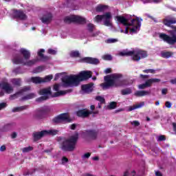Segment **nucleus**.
Here are the masks:
<instances>
[{
    "instance_id": "obj_1",
    "label": "nucleus",
    "mask_w": 176,
    "mask_h": 176,
    "mask_svg": "<svg viewBox=\"0 0 176 176\" xmlns=\"http://www.w3.org/2000/svg\"><path fill=\"white\" fill-rule=\"evenodd\" d=\"M89 78H91V72L82 71L78 75L63 76L62 82L65 87H74L78 86L82 80H87Z\"/></svg>"
},
{
    "instance_id": "obj_2",
    "label": "nucleus",
    "mask_w": 176,
    "mask_h": 176,
    "mask_svg": "<svg viewBox=\"0 0 176 176\" xmlns=\"http://www.w3.org/2000/svg\"><path fill=\"white\" fill-rule=\"evenodd\" d=\"M122 78V74H113L110 76H105L104 77V83L100 84V87L103 90H107V89H111V87H125V86H129V81L126 80H120Z\"/></svg>"
},
{
    "instance_id": "obj_3",
    "label": "nucleus",
    "mask_w": 176,
    "mask_h": 176,
    "mask_svg": "<svg viewBox=\"0 0 176 176\" xmlns=\"http://www.w3.org/2000/svg\"><path fill=\"white\" fill-rule=\"evenodd\" d=\"M163 23L166 27H170L173 30H168V32L170 36L164 33H160L159 38L163 39L164 42L168 43V45H175L176 43V26L172 24H176L175 18H166L163 20Z\"/></svg>"
},
{
    "instance_id": "obj_4",
    "label": "nucleus",
    "mask_w": 176,
    "mask_h": 176,
    "mask_svg": "<svg viewBox=\"0 0 176 176\" xmlns=\"http://www.w3.org/2000/svg\"><path fill=\"white\" fill-rule=\"evenodd\" d=\"M116 19L117 21H118L119 23L121 24H123L125 28V30L123 31V30H121V32H124V34H131V35L133 34V19L130 16H116Z\"/></svg>"
},
{
    "instance_id": "obj_5",
    "label": "nucleus",
    "mask_w": 176,
    "mask_h": 176,
    "mask_svg": "<svg viewBox=\"0 0 176 176\" xmlns=\"http://www.w3.org/2000/svg\"><path fill=\"white\" fill-rule=\"evenodd\" d=\"M78 138L79 134L76 133L69 139L65 140L62 144V151H65V152H72V151L75 149V146H76V142H78Z\"/></svg>"
},
{
    "instance_id": "obj_6",
    "label": "nucleus",
    "mask_w": 176,
    "mask_h": 176,
    "mask_svg": "<svg viewBox=\"0 0 176 176\" xmlns=\"http://www.w3.org/2000/svg\"><path fill=\"white\" fill-rule=\"evenodd\" d=\"M38 61L36 59L32 60H25L21 57V56L19 54H14L12 58L13 64L19 65L23 64V65H26L27 67H32L34 64Z\"/></svg>"
},
{
    "instance_id": "obj_7",
    "label": "nucleus",
    "mask_w": 176,
    "mask_h": 176,
    "mask_svg": "<svg viewBox=\"0 0 176 176\" xmlns=\"http://www.w3.org/2000/svg\"><path fill=\"white\" fill-rule=\"evenodd\" d=\"M96 23L103 22V25L105 27H112V13L107 12L102 15H97L95 17Z\"/></svg>"
},
{
    "instance_id": "obj_8",
    "label": "nucleus",
    "mask_w": 176,
    "mask_h": 176,
    "mask_svg": "<svg viewBox=\"0 0 176 176\" xmlns=\"http://www.w3.org/2000/svg\"><path fill=\"white\" fill-rule=\"evenodd\" d=\"M64 22L66 23V24H71V23L85 24L86 23V19L76 15H72L70 16H66L64 19Z\"/></svg>"
},
{
    "instance_id": "obj_9",
    "label": "nucleus",
    "mask_w": 176,
    "mask_h": 176,
    "mask_svg": "<svg viewBox=\"0 0 176 176\" xmlns=\"http://www.w3.org/2000/svg\"><path fill=\"white\" fill-rule=\"evenodd\" d=\"M148 53L142 50L135 48L133 50V60L140 61L141 58H146Z\"/></svg>"
},
{
    "instance_id": "obj_10",
    "label": "nucleus",
    "mask_w": 176,
    "mask_h": 176,
    "mask_svg": "<svg viewBox=\"0 0 176 176\" xmlns=\"http://www.w3.org/2000/svg\"><path fill=\"white\" fill-rule=\"evenodd\" d=\"M52 89L50 87L44 88L39 91V95L43 96L37 98L36 101L37 102H42V101H46L49 98V96L52 95Z\"/></svg>"
},
{
    "instance_id": "obj_11",
    "label": "nucleus",
    "mask_w": 176,
    "mask_h": 176,
    "mask_svg": "<svg viewBox=\"0 0 176 176\" xmlns=\"http://www.w3.org/2000/svg\"><path fill=\"white\" fill-rule=\"evenodd\" d=\"M142 18H140L135 15H133V34H138L141 30V25H142Z\"/></svg>"
},
{
    "instance_id": "obj_12",
    "label": "nucleus",
    "mask_w": 176,
    "mask_h": 176,
    "mask_svg": "<svg viewBox=\"0 0 176 176\" xmlns=\"http://www.w3.org/2000/svg\"><path fill=\"white\" fill-rule=\"evenodd\" d=\"M53 123H55V124H57L58 123H64L65 122L66 123H69L71 122V120H69V116L68 113H62L59 116L55 117L52 120Z\"/></svg>"
},
{
    "instance_id": "obj_13",
    "label": "nucleus",
    "mask_w": 176,
    "mask_h": 176,
    "mask_svg": "<svg viewBox=\"0 0 176 176\" xmlns=\"http://www.w3.org/2000/svg\"><path fill=\"white\" fill-rule=\"evenodd\" d=\"M53 79V75H48L45 76L44 78H42L41 77H32L31 78L32 82L33 83H36V85L39 83H46L47 82H50Z\"/></svg>"
},
{
    "instance_id": "obj_14",
    "label": "nucleus",
    "mask_w": 176,
    "mask_h": 176,
    "mask_svg": "<svg viewBox=\"0 0 176 176\" xmlns=\"http://www.w3.org/2000/svg\"><path fill=\"white\" fill-rule=\"evenodd\" d=\"M41 20L43 24H50L52 20H53V14H52V12H45L43 13Z\"/></svg>"
},
{
    "instance_id": "obj_15",
    "label": "nucleus",
    "mask_w": 176,
    "mask_h": 176,
    "mask_svg": "<svg viewBox=\"0 0 176 176\" xmlns=\"http://www.w3.org/2000/svg\"><path fill=\"white\" fill-rule=\"evenodd\" d=\"M31 90V87H24L22 88L19 91L16 92V94L11 95L10 96V100H14V98H17L19 96H24L27 91H30Z\"/></svg>"
},
{
    "instance_id": "obj_16",
    "label": "nucleus",
    "mask_w": 176,
    "mask_h": 176,
    "mask_svg": "<svg viewBox=\"0 0 176 176\" xmlns=\"http://www.w3.org/2000/svg\"><path fill=\"white\" fill-rule=\"evenodd\" d=\"M0 88L2 89V90H4L7 94L13 93V86L8 82L0 83Z\"/></svg>"
},
{
    "instance_id": "obj_17",
    "label": "nucleus",
    "mask_w": 176,
    "mask_h": 176,
    "mask_svg": "<svg viewBox=\"0 0 176 176\" xmlns=\"http://www.w3.org/2000/svg\"><path fill=\"white\" fill-rule=\"evenodd\" d=\"M76 115L78 118H88L89 115H91V112L86 110V109H83L76 111Z\"/></svg>"
},
{
    "instance_id": "obj_18",
    "label": "nucleus",
    "mask_w": 176,
    "mask_h": 176,
    "mask_svg": "<svg viewBox=\"0 0 176 176\" xmlns=\"http://www.w3.org/2000/svg\"><path fill=\"white\" fill-rule=\"evenodd\" d=\"M13 16L15 19H19V20H25L27 15L24 14L23 11L15 10L13 13Z\"/></svg>"
},
{
    "instance_id": "obj_19",
    "label": "nucleus",
    "mask_w": 176,
    "mask_h": 176,
    "mask_svg": "<svg viewBox=\"0 0 176 176\" xmlns=\"http://www.w3.org/2000/svg\"><path fill=\"white\" fill-rule=\"evenodd\" d=\"M46 135V131L43 130L40 132H34L33 133V137L34 139V141H39L41 138L45 137Z\"/></svg>"
},
{
    "instance_id": "obj_20",
    "label": "nucleus",
    "mask_w": 176,
    "mask_h": 176,
    "mask_svg": "<svg viewBox=\"0 0 176 176\" xmlns=\"http://www.w3.org/2000/svg\"><path fill=\"white\" fill-rule=\"evenodd\" d=\"M94 84L90 83L87 85H82L81 89L84 93H91L93 91V86Z\"/></svg>"
},
{
    "instance_id": "obj_21",
    "label": "nucleus",
    "mask_w": 176,
    "mask_h": 176,
    "mask_svg": "<svg viewBox=\"0 0 176 176\" xmlns=\"http://www.w3.org/2000/svg\"><path fill=\"white\" fill-rule=\"evenodd\" d=\"M19 53L23 56V60H30L31 58V52L25 48H21Z\"/></svg>"
},
{
    "instance_id": "obj_22",
    "label": "nucleus",
    "mask_w": 176,
    "mask_h": 176,
    "mask_svg": "<svg viewBox=\"0 0 176 176\" xmlns=\"http://www.w3.org/2000/svg\"><path fill=\"white\" fill-rule=\"evenodd\" d=\"M84 61H85V63H88L89 64H94L95 65L100 64V60L96 58L86 57L84 58Z\"/></svg>"
},
{
    "instance_id": "obj_23",
    "label": "nucleus",
    "mask_w": 176,
    "mask_h": 176,
    "mask_svg": "<svg viewBox=\"0 0 176 176\" xmlns=\"http://www.w3.org/2000/svg\"><path fill=\"white\" fill-rule=\"evenodd\" d=\"M118 56H120L121 57H129L133 56V51H130L127 49L122 50L118 53Z\"/></svg>"
},
{
    "instance_id": "obj_24",
    "label": "nucleus",
    "mask_w": 176,
    "mask_h": 176,
    "mask_svg": "<svg viewBox=\"0 0 176 176\" xmlns=\"http://www.w3.org/2000/svg\"><path fill=\"white\" fill-rule=\"evenodd\" d=\"M85 134H87V135H89V137H91L92 140H96V138H97L98 133L94 130H87L85 131Z\"/></svg>"
},
{
    "instance_id": "obj_25",
    "label": "nucleus",
    "mask_w": 176,
    "mask_h": 176,
    "mask_svg": "<svg viewBox=\"0 0 176 176\" xmlns=\"http://www.w3.org/2000/svg\"><path fill=\"white\" fill-rule=\"evenodd\" d=\"M42 53H45L44 49H40L38 50L37 54L40 57V58H41L42 61H47V60H49V56H46Z\"/></svg>"
},
{
    "instance_id": "obj_26",
    "label": "nucleus",
    "mask_w": 176,
    "mask_h": 176,
    "mask_svg": "<svg viewBox=\"0 0 176 176\" xmlns=\"http://www.w3.org/2000/svg\"><path fill=\"white\" fill-rule=\"evenodd\" d=\"M108 10V6L103 5H98L96 7V11L98 12H104Z\"/></svg>"
},
{
    "instance_id": "obj_27",
    "label": "nucleus",
    "mask_w": 176,
    "mask_h": 176,
    "mask_svg": "<svg viewBox=\"0 0 176 176\" xmlns=\"http://www.w3.org/2000/svg\"><path fill=\"white\" fill-rule=\"evenodd\" d=\"M36 95L34 93L29 94L21 98V101H27V100H32V98H35Z\"/></svg>"
},
{
    "instance_id": "obj_28",
    "label": "nucleus",
    "mask_w": 176,
    "mask_h": 176,
    "mask_svg": "<svg viewBox=\"0 0 176 176\" xmlns=\"http://www.w3.org/2000/svg\"><path fill=\"white\" fill-rule=\"evenodd\" d=\"M148 94H149L148 91H137L135 92L136 97H144V96H148Z\"/></svg>"
},
{
    "instance_id": "obj_29",
    "label": "nucleus",
    "mask_w": 176,
    "mask_h": 176,
    "mask_svg": "<svg viewBox=\"0 0 176 176\" xmlns=\"http://www.w3.org/2000/svg\"><path fill=\"white\" fill-rule=\"evenodd\" d=\"M45 135H56L58 133V130L56 129H50L45 130Z\"/></svg>"
},
{
    "instance_id": "obj_30",
    "label": "nucleus",
    "mask_w": 176,
    "mask_h": 176,
    "mask_svg": "<svg viewBox=\"0 0 176 176\" xmlns=\"http://www.w3.org/2000/svg\"><path fill=\"white\" fill-rule=\"evenodd\" d=\"M173 54H174L171 52H164L161 53V56L163 58H170V57H173Z\"/></svg>"
},
{
    "instance_id": "obj_31",
    "label": "nucleus",
    "mask_w": 176,
    "mask_h": 176,
    "mask_svg": "<svg viewBox=\"0 0 176 176\" xmlns=\"http://www.w3.org/2000/svg\"><path fill=\"white\" fill-rule=\"evenodd\" d=\"M27 108H28V105L14 107L12 109V112H21V111H24V109H27Z\"/></svg>"
},
{
    "instance_id": "obj_32",
    "label": "nucleus",
    "mask_w": 176,
    "mask_h": 176,
    "mask_svg": "<svg viewBox=\"0 0 176 176\" xmlns=\"http://www.w3.org/2000/svg\"><path fill=\"white\" fill-rule=\"evenodd\" d=\"M46 114V111H45L43 109H40L37 110V118L38 119H42L43 118V115Z\"/></svg>"
},
{
    "instance_id": "obj_33",
    "label": "nucleus",
    "mask_w": 176,
    "mask_h": 176,
    "mask_svg": "<svg viewBox=\"0 0 176 176\" xmlns=\"http://www.w3.org/2000/svg\"><path fill=\"white\" fill-rule=\"evenodd\" d=\"M14 124H7L1 129V131H9L13 129Z\"/></svg>"
},
{
    "instance_id": "obj_34",
    "label": "nucleus",
    "mask_w": 176,
    "mask_h": 176,
    "mask_svg": "<svg viewBox=\"0 0 176 176\" xmlns=\"http://www.w3.org/2000/svg\"><path fill=\"white\" fill-rule=\"evenodd\" d=\"M12 72L14 74H24V72H25V69H21V67H16L15 69H14L12 70Z\"/></svg>"
},
{
    "instance_id": "obj_35",
    "label": "nucleus",
    "mask_w": 176,
    "mask_h": 176,
    "mask_svg": "<svg viewBox=\"0 0 176 176\" xmlns=\"http://www.w3.org/2000/svg\"><path fill=\"white\" fill-rule=\"evenodd\" d=\"M160 82H161V80L159 78H150L147 80V82L148 83V85H150V87L151 86H152V84L159 83Z\"/></svg>"
},
{
    "instance_id": "obj_36",
    "label": "nucleus",
    "mask_w": 176,
    "mask_h": 176,
    "mask_svg": "<svg viewBox=\"0 0 176 176\" xmlns=\"http://www.w3.org/2000/svg\"><path fill=\"white\" fill-rule=\"evenodd\" d=\"M162 0H142L143 3H160Z\"/></svg>"
},
{
    "instance_id": "obj_37",
    "label": "nucleus",
    "mask_w": 176,
    "mask_h": 176,
    "mask_svg": "<svg viewBox=\"0 0 176 176\" xmlns=\"http://www.w3.org/2000/svg\"><path fill=\"white\" fill-rule=\"evenodd\" d=\"M87 30L89 31V32H93L96 30V25L93 23H88L87 25Z\"/></svg>"
},
{
    "instance_id": "obj_38",
    "label": "nucleus",
    "mask_w": 176,
    "mask_h": 176,
    "mask_svg": "<svg viewBox=\"0 0 176 176\" xmlns=\"http://www.w3.org/2000/svg\"><path fill=\"white\" fill-rule=\"evenodd\" d=\"M68 93L67 91H58L56 93L54 94L53 97H59V96H65Z\"/></svg>"
},
{
    "instance_id": "obj_39",
    "label": "nucleus",
    "mask_w": 176,
    "mask_h": 176,
    "mask_svg": "<svg viewBox=\"0 0 176 176\" xmlns=\"http://www.w3.org/2000/svg\"><path fill=\"white\" fill-rule=\"evenodd\" d=\"M12 85L14 86H20L21 85V79L20 78H14L12 80Z\"/></svg>"
},
{
    "instance_id": "obj_40",
    "label": "nucleus",
    "mask_w": 176,
    "mask_h": 176,
    "mask_svg": "<svg viewBox=\"0 0 176 176\" xmlns=\"http://www.w3.org/2000/svg\"><path fill=\"white\" fill-rule=\"evenodd\" d=\"M121 94H122V96H127V94H131V89L126 88L125 89H122L121 91Z\"/></svg>"
},
{
    "instance_id": "obj_41",
    "label": "nucleus",
    "mask_w": 176,
    "mask_h": 176,
    "mask_svg": "<svg viewBox=\"0 0 176 176\" xmlns=\"http://www.w3.org/2000/svg\"><path fill=\"white\" fill-rule=\"evenodd\" d=\"M144 105H145V102H141L139 104H134L133 106V110L134 111V109H138L140 108H142V107H144Z\"/></svg>"
},
{
    "instance_id": "obj_42",
    "label": "nucleus",
    "mask_w": 176,
    "mask_h": 176,
    "mask_svg": "<svg viewBox=\"0 0 176 176\" xmlns=\"http://www.w3.org/2000/svg\"><path fill=\"white\" fill-rule=\"evenodd\" d=\"M31 151H34V147L28 146V147H24L23 148H22V152L23 153H28V152H31Z\"/></svg>"
},
{
    "instance_id": "obj_43",
    "label": "nucleus",
    "mask_w": 176,
    "mask_h": 176,
    "mask_svg": "<svg viewBox=\"0 0 176 176\" xmlns=\"http://www.w3.org/2000/svg\"><path fill=\"white\" fill-rule=\"evenodd\" d=\"M45 69V67L43 66H39L38 67H36L34 71V74H38L39 72H42V71H43Z\"/></svg>"
},
{
    "instance_id": "obj_44",
    "label": "nucleus",
    "mask_w": 176,
    "mask_h": 176,
    "mask_svg": "<svg viewBox=\"0 0 176 176\" xmlns=\"http://www.w3.org/2000/svg\"><path fill=\"white\" fill-rule=\"evenodd\" d=\"M156 140L158 142H162V141H166V136L163 135H158L156 138Z\"/></svg>"
},
{
    "instance_id": "obj_45",
    "label": "nucleus",
    "mask_w": 176,
    "mask_h": 176,
    "mask_svg": "<svg viewBox=\"0 0 176 176\" xmlns=\"http://www.w3.org/2000/svg\"><path fill=\"white\" fill-rule=\"evenodd\" d=\"M79 55L78 51H72L70 52V57H79Z\"/></svg>"
},
{
    "instance_id": "obj_46",
    "label": "nucleus",
    "mask_w": 176,
    "mask_h": 176,
    "mask_svg": "<svg viewBox=\"0 0 176 176\" xmlns=\"http://www.w3.org/2000/svg\"><path fill=\"white\" fill-rule=\"evenodd\" d=\"M107 108L109 109H115L116 108V102H111L108 106Z\"/></svg>"
},
{
    "instance_id": "obj_47",
    "label": "nucleus",
    "mask_w": 176,
    "mask_h": 176,
    "mask_svg": "<svg viewBox=\"0 0 176 176\" xmlns=\"http://www.w3.org/2000/svg\"><path fill=\"white\" fill-rule=\"evenodd\" d=\"M102 58L103 60L111 61V60H112V56L110 54H105L102 56Z\"/></svg>"
},
{
    "instance_id": "obj_48",
    "label": "nucleus",
    "mask_w": 176,
    "mask_h": 176,
    "mask_svg": "<svg viewBox=\"0 0 176 176\" xmlns=\"http://www.w3.org/2000/svg\"><path fill=\"white\" fill-rule=\"evenodd\" d=\"M145 87H150V85L148 83L147 80L145 82V83L139 85V89H145Z\"/></svg>"
},
{
    "instance_id": "obj_49",
    "label": "nucleus",
    "mask_w": 176,
    "mask_h": 176,
    "mask_svg": "<svg viewBox=\"0 0 176 176\" xmlns=\"http://www.w3.org/2000/svg\"><path fill=\"white\" fill-rule=\"evenodd\" d=\"M96 100H97V101L100 102V104L105 103V99L102 96H96Z\"/></svg>"
},
{
    "instance_id": "obj_50",
    "label": "nucleus",
    "mask_w": 176,
    "mask_h": 176,
    "mask_svg": "<svg viewBox=\"0 0 176 176\" xmlns=\"http://www.w3.org/2000/svg\"><path fill=\"white\" fill-rule=\"evenodd\" d=\"M116 42H118L116 38H109L106 41V43H116Z\"/></svg>"
},
{
    "instance_id": "obj_51",
    "label": "nucleus",
    "mask_w": 176,
    "mask_h": 176,
    "mask_svg": "<svg viewBox=\"0 0 176 176\" xmlns=\"http://www.w3.org/2000/svg\"><path fill=\"white\" fill-rule=\"evenodd\" d=\"M47 53L49 54H57V51H56L55 50H53V49H49L48 51H47Z\"/></svg>"
},
{
    "instance_id": "obj_52",
    "label": "nucleus",
    "mask_w": 176,
    "mask_h": 176,
    "mask_svg": "<svg viewBox=\"0 0 176 176\" xmlns=\"http://www.w3.org/2000/svg\"><path fill=\"white\" fill-rule=\"evenodd\" d=\"M91 153H86L85 154H84L82 156V159H89L91 156Z\"/></svg>"
},
{
    "instance_id": "obj_53",
    "label": "nucleus",
    "mask_w": 176,
    "mask_h": 176,
    "mask_svg": "<svg viewBox=\"0 0 176 176\" xmlns=\"http://www.w3.org/2000/svg\"><path fill=\"white\" fill-rule=\"evenodd\" d=\"M8 107V104L6 102L0 103V111L3 109L4 108H6Z\"/></svg>"
},
{
    "instance_id": "obj_54",
    "label": "nucleus",
    "mask_w": 176,
    "mask_h": 176,
    "mask_svg": "<svg viewBox=\"0 0 176 176\" xmlns=\"http://www.w3.org/2000/svg\"><path fill=\"white\" fill-rule=\"evenodd\" d=\"M65 163H68V158L63 157L62 158V164H65Z\"/></svg>"
},
{
    "instance_id": "obj_55",
    "label": "nucleus",
    "mask_w": 176,
    "mask_h": 176,
    "mask_svg": "<svg viewBox=\"0 0 176 176\" xmlns=\"http://www.w3.org/2000/svg\"><path fill=\"white\" fill-rule=\"evenodd\" d=\"M60 89V85L58 84H56L54 86V90L55 91H58V89Z\"/></svg>"
},
{
    "instance_id": "obj_56",
    "label": "nucleus",
    "mask_w": 176,
    "mask_h": 176,
    "mask_svg": "<svg viewBox=\"0 0 176 176\" xmlns=\"http://www.w3.org/2000/svg\"><path fill=\"white\" fill-rule=\"evenodd\" d=\"M165 105L166 108H171V105H173V104H171L170 102L168 101V102H166Z\"/></svg>"
},
{
    "instance_id": "obj_57",
    "label": "nucleus",
    "mask_w": 176,
    "mask_h": 176,
    "mask_svg": "<svg viewBox=\"0 0 176 176\" xmlns=\"http://www.w3.org/2000/svg\"><path fill=\"white\" fill-rule=\"evenodd\" d=\"M133 126H134L135 127H138V126H140V122L133 121Z\"/></svg>"
},
{
    "instance_id": "obj_58",
    "label": "nucleus",
    "mask_w": 176,
    "mask_h": 176,
    "mask_svg": "<svg viewBox=\"0 0 176 176\" xmlns=\"http://www.w3.org/2000/svg\"><path fill=\"white\" fill-rule=\"evenodd\" d=\"M140 78H142V79H148V78H149V75L140 74Z\"/></svg>"
},
{
    "instance_id": "obj_59",
    "label": "nucleus",
    "mask_w": 176,
    "mask_h": 176,
    "mask_svg": "<svg viewBox=\"0 0 176 176\" xmlns=\"http://www.w3.org/2000/svg\"><path fill=\"white\" fill-rule=\"evenodd\" d=\"M111 72H112L111 68H107L104 70V74H111Z\"/></svg>"
},
{
    "instance_id": "obj_60",
    "label": "nucleus",
    "mask_w": 176,
    "mask_h": 176,
    "mask_svg": "<svg viewBox=\"0 0 176 176\" xmlns=\"http://www.w3.org/2000/svg\"><path fill=\"white\" fill-rule=\"evenodd\" d=\"M1 152H4V151H6V146L5 145H3L0 147Z\"/></svg>"
},
{
    "instance_id": "obj_61",
    "label": "nucleus",
    "mask_w": 176,
    "mask_h": 176,
    "mask_svg": "<svg viewBox=\"0 0 176 176\" xmlns=\"http://www.w3.org/2000/svg\"><path fill=\"white\" fill-rule=\"evenodd\" d=\"M173 131L176 133V122H173L172 123Z\"/></svg>"
},
{
    "instance_id": "obj_62",
    "label": "nucleus",
    "mask_w": 176,
    "mask_h": 176,
    "mask_svg": "<svg viewBox=\"0 0 176 176\" xmlns=\"http://www.w3.org/2000/svg\"><path fill=\"white\" fill-rule=\"evenodd\" d=\"M155 175L156 176H163V174H162L161 171L157 170V171H155Z\"/></svg>"
},
{
    "instance_id": "obj_63",
    "label": "nucleus",
    "mask_w": 176,
    "mask_h": 176,
    "mask_svg": "<svg viewBox=\"0 0 176 176\" xmlns=\"http://www.w3.org/2000/svg\"><path fill=\"white\" fill-rule=\"evenodd\" d=\"M16 137H17V133L16 132H13L12 134L11 135V138L12 139L16 138Z\"/></svg>"
},
{
    "instance_id": "obj_64",
    "label": "nucleus",
    "mask_w": 176,
    "mask_h": 176,
    "mask_svg": "<svg viewBox=\"0 0 176 176\" xmlns=\"http://www.w3.org/2000/svg\"><path fill=\"white\" fill-rule=\"evenodd\" d=\"M162 94H164V95L167 94V89H163L162 90Z\"/></svg>"
}]
</instances>
